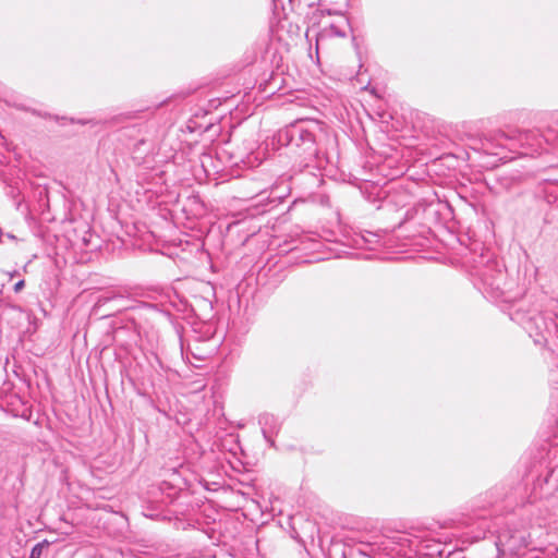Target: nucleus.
Masks as SVG:
<instances>
[{
	"mask_svg": "<svg viewBox=\"0 0 558 558\" xmlns=\"http://www.w3.org/2000/svg\"><path fill=\"white\" fill-rule=\"evenodd\" d=\"M48 546V542L47 541H44L41 543H38L37 545H35L32 549V553H31V557L29 558H40L41 557V554H43V550L44 548Z\"/></svg>",
	"mask_w": 558,
	"mask_h": 558,
	"instance_id": "obj_1",
	"label": "nucleus"
},
{
	"mask_svg": "<svg viewBox=\"0 0 558 558\" xmlns=\"http://www.w3.org/2000/svg\"><path fill=\"white\" fill-rule=\"evenodd\" d=\"M25 286V281L24 280H20L17 281L14 287H13V290L15 293H19L20 291H22V289L24 288Z\"/></svg>",
	"mask_w": 558,
	"mask_h": 558,
	"instance_id": "obj_2",
	"label": "nucleus"
}]
</instances>
